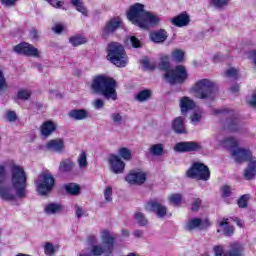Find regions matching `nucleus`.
<instances>
[{
  "label": "nucleus",
  "mask_w": 256,
  "mask_h": 256,
  "mask_svg": "<svg viewBox=\"0 0 256 256\" xmlns=\"http://www.w3.org/2000/svg\"><path fill=\"white\" fill-rule=\"evenodd\" d=\"M27 197V172L19 165L11 167L10 184L0 186V199L11 203Z\"/></svg>",
  "instance_id": "f257e3e1"
},
{
  "label": "nucleus",
  "mask_w": 256,
  "mask_h": 256,
  "mask_svg": "<svg viewBox=\"0 0 256 256\" xmlns=\"http://www.w3.org/2000/svg\"><path fill=\"white\" fill-rule=\"evenodd\" d=\"M127 19L140 29H149V27H155L159 25V16L153 12H147L145 5L141 3H135L127 12Z\"/></svg>",
  "instance_id": "f03ea898"
},
{
  "label": "nucleus",
  "mask_w": 256,
  "mask_h": 256,
  "mask_svg": "<svg viewBox=\"0 0 256 256\" xmlns=\"http://www.w3.org/2000/svg\"><path fill=\"white\" fill-rule=\"evenodd\" d=\"M91 90L97 95H102L105 99L117 101V82L109 76L99 75L94 77Z\"/></svg>",
  "instance_id": "7ed1b4c3"
},
{
  "label": "nucleus",
  "mask_w": 256,
  "mask_h": 256,
  "mask_svg": "<svg viewBox=\"0 0 256 256\" xmlns=\"http://www.w3.org/2000/svg\"><path fill=\"white\" fill-rule=\"evenodd\" d=\"M191 93L196 99L203 101H215L219 93V87L213 80L207 78L198 80L191 88Z\"/></svg>",
  "instance_id": "20e7f679"
},
{
  "label": "nucleus",
  "mask_w": 256,
  "mask_h": 256,
  "mask_svg": "<svg viewBox=\"0 0 256 256\" xmlns=\"http://www.w3.org/2000/svg\"><path fill=\"white\" fill-rule=\"evenodd\" d=\"M158 67L161 71H165L164 79H166L167 83H170V85L185 83V81H187V70L184 66L178 65L175 69H171L169 66V56L167 55L162 56Z\"/></svg>",
  "instance_id": "39448f33"
},
{
  "label": "nucleus",
  "mask_w": 256,
  "mask_h": 256,
  "mask_svg": "<svg viewBox=\"0 0 256 256\" xmlns=\"http://www.w3.org/2000/svg\"><path fill=\"white\" fill-rule=\"evenodd\" d=\"M108 61L112 62L116 67H127L129 63V58L125 52L123 45L119 42H112L108 44Z\"/></svg>",
  "instance_id": "423d86ee"
},
{
  "label": "nucleus",
  "mask_w": 256,
  "mask_h": 256,
  "mask_svg": "<svg viewBox=\"0 0 256 256\" xmlns=\"http://www.w3.org/2000/svg\"><path fill=\"white\" fill-rule=\"evenodd\" d=\"M35 185L39 195H49L55 188V177L49 172H42L35 180Z\"/></svg>",
  "instance_id": "0eeeda50"
},
{
  "label": "nucleus",
  "mask_w": 256,
  "mask_h": 256,
  "mask_svg": "<svg viewBox=\"0 0 256 256\" xmlns=\"http://www.w3.org/2000/svg\"><path fill=\"white\" fill-rule=\"evenodd\" d=\"M186 176L190 179H196V181H209L211 178V171H209V167L205 164L194 162L187 170Z\"/></svg>",
  "instance_id": "6e6552de"
},
{
  "label": "nucleus",
  "mask_w": 256,
  "mask_h": 256,
  "mask_svg": "<svg viewBox=\"0 0 256 256\" xmlns=\"http://www.w3.org/2000/svg\"><path fill=\"white\" fill-rule=\"evenodd\" d=\"M14 53H17L18 55H24V57H40L41 51L37 49L32 44H29L27 42H22L20 44H17L13 47Z\"/></svg>",
  "instance_id": "1a4fd4ad"
},
{
  "label": "nucleus",
  "mask_w": 256,
  "mask_h": 256,
  "mask_svg": "<svg viewBox=\"0 0 256 256\" xmlns=\"http://www.w3.org/2000/svg\"><path fill=\"white\" fill-rule=\"evenodd\" d=\"M213 251L215 256H243V245L237 242L230 244V250L227 252L222 245H216Z\"/></svg>",
  "instance_id": "9d476101"
},
{
  "label": "nucleus",
  "mask_w": 256,
  "mask_h": 256,
  "mask_svg": "<svg viewBox=\"0 0 256 256\" xmlns=\"http://www.w3.org/2000/svg\"><path fill=\"white\" fill-rule=\"evenodd\" d=\"M145 209L149 213H155L158 219H163L167 215V206L161 204L157 199L147 202Z\"/></svg>",
  "instance_id": "9b49d317"
},
{
  "label": "nucleus",
  "mask_w": 256,
  "mask_h": 256,
  "mask_svg": "<svg viewBox=\"0 0 256 256\" xmlns=\"http://www.w3.org/2000/svg\"><path fill=\"white\" fill-rule=\"evenodd\" d=\"M110 171L116 175H121L125 171V162L121 159V156L111 155L108 159Z\"/></svg>",
  "instance_id": "f8f14e48"
},
{
  "label": "nucleus",
  "mask_w": 256,
  "mask_h": 256,
  "mask_svg": "<svg viewBox=\"0 0 256 256\" xmlns=\"http://www.w3.org/2000/svg\"><path fill=\"white\" fill-rule=\"evenodd\" d=\"M174 151L178 153H189L191 151H201V144L199 142H179L174 146Z\"/></svg>",
  "instance_id": "ddd939ff"
},
{
  "label": "nucleus",
  "mask_w": 256,
  "mask_h": 256,
  "mask_svg": "<svg viewBox=\"0 0 256 256\" xmlns=\"http://www.w3.org/2000/svg\"><path fill=\"white\" fill-rule=\"evenodd\" d=\"M130 185H143L147 181V174L143 171L132 170L125 178Z\"/></svg>",
  "instance_id": "4468645a"
},
{
  "label": "nucleus",
  "mask_w": 256,
  "mask_h": 256,
  "mask_svg": "<svg viewBox=\"0 0 256 256\" xmlns=\"http://www.w3.org/2000/svg\"><path fill=\"white\" fill-rule=\"evenodd\" d=\"M231 155L236 163H244V161L250 162L254 159L251 151L242 148L233 149Z\"/></svg>",
  "instance_id": "2eb2a0df"
},
{
  "label": "nucleus",
  "mask_w": 256,
  "mask_h": 256,
  "mask_svg": "<svg viewBox=\"0 0 256 256\" xmlns=\"http://www.w3.org/2000/svg\"><path fill=\"white\" fill-rule=\"evenodd\" d=\"M211 224L209 223V220H201L199 218H192L188 220L186 223V230L187 231H195V229H206V227H209Z\"/></svg>",
  "instance_id": "dca6fc26"
},
{
  "label": "nucleus",
  "mask_w": 256,
  "mask_h": 256,
  "mask_svg": "<svg viewBox=\"0 0 256 256\" xmlns=\"http://www.w3.org/2000/svg\"><path fill=\"white\" fill-rule=\"evenodd\" d=\"M190 21L189 14L186 12H183L170 20L172 25H175V27H187Z\"/></svg>",
  "instance_id": "f3484780"
},
{
  "label": "nucleus",
  "mask_w": 256,
  "mask_h": 256,
  "mask_svg": "<svg viewBox=\"0 0 256 256\" xmlns=\"http://www.w3.org/2000/svg\"><path fill=\"white\" fill-rule=\"evenodd\" d=\"M196 106L195 101L193 99L184 96L180 99V109L182 115H187V112L193 110V108Z\"/></svg>",
  "instance_id": "a211bd4d"
},
{
  "label": "nucleus",
  "mask_w": 256,
  "mask_h": 256,
  "mask_svg": "<svg viewBox=\"0 0 256 256\" xmlns=\"http://www.w3.org/2000/svg\"><path fill=\"white\" fill-rule=\"evenodd\" d=\"M46 149H48V151H54V153H61V151L65 149V143L63 142V139L60 138L50 140L46 144Z\"/></svg>",
  "instance_id": "6ab92c4d"
},
{
  "label": "nucleus",
  "mask_w": 256,
  "mask_h": 256,
  "mask_svg": "<svg viewBox=\"0 0 256 256\" xmlns=\"http://www.w3.org/2000/svg\"><path fill=\"white\" fill-rule=\"evenodd\" d=\"M218 225L219 229L217 230V233H223L226 237H231V235L235 233V228H233V226H229V222L226 218L221 220Z\"/></svg>",
  "instance_id": "aec40b11"
},
{
  "label": "nucleus",
  "mask_w": 256,
  "mask_h": 256,
  "mask_svg": "<svg viewBox=\"0 0 256 256\" xmlns=\"http://www.w3.org/2000/svg\"><path fill=\"white\" fill-rule=\"evenodd\" d=\"M255 177H256V160L255 158H252V160L248 162V166L244 170V179H246L247 181H251L252 179H255Z\"/></svg>",
  "instance_id": "412c9836"
},
{
  "label": "nucleus",
  "mask_w": 256,
  "mask_h": 256,
  "mask_svg": "<svg viewBox=\"0 0 256 256\" xmlns=\"http://www.w3.org/2000/svg\"><path fill=\"white\" fill-rule=\"evenodd\" d=\"M168 34L165 29H160L150 32V39L153 43H165L167 41Z\"/></svg>",
  "instance_id": "4be33fe9"
},
{
  "label": "nucleus",
  "mask_w": 256,
  "mask_h": 256,
  "mask_svg": "<svg viewBox=\"0 0 256 256\" xmlns=\"http://www.w3.org/2000/svg\"><path fill=\"white\" fill-rule=\"evenodd\" d=\"M102 243L107 247L108 251H113L115 249V238L109 234V231L103 230L101 232Z\"/></svg>",
  "instance_id": "5701e85b"
},
{
  "label": "nucleus",
  "mask_w": 256,
  "mask_h": 256,
  "mask_svg": "<svg viewBox=\"0 0 256 256\" xmlns=\"http://www.w3.org/2000/svg\"><path fill=\"white\" fill-rule=\"evenodd\" d=\"M68 116L75 121H83L89 117V112L85 109H73L68 113Z\"/></svg>",
  "instance_id": "b1692460"
},
{
  "label": "nucleus",
  "mask_w": 256,
  "mask_h": 256,
  "mask_svg": "<svg viewBox=\"0 0 256 256\" xmlns=\"http://www.w3.org/2000/svg\"><path fill=\"white\" fill-rule=\"evenodd\" d=\"M121 25V21L117 19H112L108 23H106L104 29H103V35L104 37H107V35L114 33V31H117L119 29V26Z\"/></svg>",
  "instance_id": "393cba45"
},
{
  "label": "nucleus",
  "mask_w": 256,
  "mask_h": 256,
  "mask_svg": "<svg viewBox=\"0 0 256 256\" xmlns=\"http://www.w3.org/2000/svg\"><path fill=\"white\" fill-rule=\"evenodd\" d=\"M172 129L175 131V133L178 134L187 133V129L185 128V118L177 117L174 119L172 123Z\"/></svg>",
  "instance_id": "a878e982"
},
{
  "label": "nucleus",
  "mask_w": 256,
  "mask_h": 256,
  "mask_svg": "<svg viewBox=\"0 0 256 256\" xmlns=\"http://www.w3.org/2000/svg\"><path fill=\"white\" fill-rule=\"evenodd\" d=\"M55 129H57V125L53 121H46L41 126V135L49 137V135L55 133Z\"/></svg>",
  "instance_id": "bb28decb"
},
{
  "label": "nucleus",
  "mask_w": 256,
  "mask_h": 256,
  "mask_svg": "<svg viewBox=\"0 0 256 256\" xmlns=\"http://www.w3.org/2000/svg\"><path fill=\"white\" fill-rule=\"evenodd\" d=\"M91 253L94 256H101V255L109 256L113 253V250H108L106 245L104 246L93 245L91 248Z\"/></svg>",
  "instance_id": "cd10ccee"
},
{
  "label": "nucleus",
  "mask_w": 256,
  "mask_h": 256,
  "mask_svg": "<svg viewBox=\"0 0 256 256\" xmlns=\"http://www.w3.org/2000/svg\"><path fill=\"white\" fill-rule=\"evenodd\" d=\"M73 167H75V162L70 159L62 160L59 165V172L71 173V171H73Z\"/></svg>",
  "instance_id": "c85d7f7f"
},
{
  "label": "nucleus",
  "mask_w": 256,
  "mask_h": 256,
  "mask_svg": "<svg viewBox=\"0 0 256 256\" xmlns=\"http://www.w3.org/2000/svg\"><path fill=\"white\" fill-rule=\"evenodd\" d=\"M44 211L47 215H55L57 213H61V211H63V207L61 204L49 203L45 206Z\"/></svg>",
  "instance_id": "c756f323"
},
{
  "label": "nucleus",
  "mask_w": 256,
  "mask_h": 256,
  "mask_svg": "<svg viewBox=\"0 0 256 256\" xmlns=\"http://www.w3.org/2000/svg\"><path fill=\"white\" fill-rule=\"evenodd\" d=\"M220 145L226 149H237L239 142L233 137H228L220 141Z\"/></svg>",
  "instance_id": "7c9ffc66"
},
{
  "label": "nucleus",
  "mask_w": 256,
  "mask_h": 256,
  "mask_svg": "<svg viewBox=\"0 0 256 256\" xmlns=\"http://www.w3.org/2000/svg\"><path fill=\"white\" fill-rule=\"evenodd\" d=\"M151 95H153V92L149 89H144L138 92V94L135 96L136 101H139V103H143L145 101H148V99H151Z\"/></svg>",
  "instance_id": "2f4dec72"
},
{
  "label": "nucleus",
  "mask_w": 256,
  "mask_h": 256,
  "mask_svg": "<svg viewBox=\"0 0 256 256\" xmlns=\"http://www.w3.org/2000/svg\"><path fill=\"white\" fill-rule=\"evenodd\" d=\"M149 151L154 157H161L163 155V152L165 151V145L153 144L150 146Z\"/></svg>",
  "instance_id": "473e14b6"
},
{
  "label": "nucleus",
  "mask_w": 256,
  "mask_h": 256,
  "mask_svg": "<svg viewBox=\"0 0 256 256\" xmlns=\"http://www.w3.org/2000/svg\"><path fill=\"white\" fill-rule=\"evenodd\" d=\"M69 43H71L73 47H79V45H85V43H87V38L82 35L72 36L69 38Z\"/></svg>",
  "instance_id": "72a5a7b5"
},
{
  "label": "nucleus",
  "mask_w": 256,
  "mask_h": 256,
  "mask_svg": "<svg viewBox=\"0 0 256 256\" xmlns=\"http://www.w3.org/2000/svg\"><path fill=\"white\" fill-rule=\"evenodd\" d=\"M32 92L29 89H20L17 92V99L20 101H29L31 99Z\"/></svg>",
  "instance_id": "f704fd0d"
},
{
  "label": "nucleus",
  "mask_w": 256,
  "mask_h": 256,
  "mask_svg": "<svg viewBox=\"0 0 256 256\" xmlns=\"http://www.w3.org/2000/svg\"><path fill=\"white\" fill-rule=\"evenodd\" d=\"M64 188L69 193V195H79V191L81 190L79 185L75 183L66 184Z\"/></svg>",
  "instance_id": "c9c22d12"
},
{
  "label": "nucleus",
  "mask_w": 256,
  "mask_h": 256,
  "mask_svg": "<svg viewBox=\"0 0 256 256\" xmlns=\"http://www.w3.org/2000/svg\"><path fill=\"white\" fill-rule=\"evenodd\" d=\"M172 59L175 60L176 63H183V61H185V52L179 49L172 51Z\"/></svg>",
  "instance_id": "e433bc0d"
},
{
  "label": "nucleus",
  "mask_w": 256,
  "mask_h": 256,
  "mask_svg": "<svg viewBox=\"0 0 256 256\" xmlns=\"http://www.w3.org/2000/svg\"><path fill=\"white\" fill-rule=\"evenodd\" d=\"M168 199L170 205H173L174 207H179V205H181V202L183 201V196H181V194H172L169 196Z\"/></svg>",
  "instance_id": "4c0bfd02"
},
{
  "label": "nucleus",
  "mask_w": 256,
  "mask_h": 256,
  "mask_svg": "<svg viewBox=\"0 0 256 256\" xmlns=\"http://www.w3.org/2000/svg\"><path fill=\"white\" fill-rule=\"evenodd\" d=\"M119 156L124 159V161H131L132 159V154H131V150H129V148H120L119 151Z\"/></svg>",
  "instance_id": "58836bf2"
},
{
  "label": "nucleus",
  "mask_w": 256,
  "mask_h": 256,
  "mask_svg": "<svg viewBox=\"0 0 256 256\" xmlns=\"http://www.w3.org/2000/svg\"><path fill=\"white\" fill-rule=\"evenodd\" d=\"M134 217H135L138 225H140L141 227H145V225H147V223H149V221L145 217V214H143L141 212H136Z\"/></svg>",
  "instance_id": "ea45409f"
},
{
  "label": "nucleus",
  "mask_w": 256,
  "mask_h": 256,
  "mask_svg": "<svg viewBox=\"0 0 256 256\" xmlns=\"http://www.w3.org/2000/svg\"><path fill=\"white\" fill-rule=\"evenodd\" d=\"M78 165L80 169H87V165H89V163L87 162V153H80V155L78 156Z\"/></svg>",
  "instance_id": "a19ab883"
},
{
  "label": "nucleus",
  "mask_w": 256,
  "mask_h": 256,
  "mask_svg": "<svg viewBox=\"0 0 256 256\" xmlns=\"http://www.w3.org/2000/svg\"><path fill=\"white\" fill-rule=\"evenodd\" d=\"M72 5L76 7L79 13H82V15L87 16V8H85V5H83V2L81 0H72Z\"/></svg>",
  "instance_id": "79ce46f5"
},
{
  "label": "nucleus",
  "mask_w": 256,
  "mask_h": 256,
  "mask_svg": "<svg viewBox=\"0 0 256 256\" xmlns=\"http://www.w3.org/2000/svg\"><path fill=\"white\" fill-rule=\"evenodd\" d=\"M127 43H130V45H132L134 49H141V47H143V43L141 42V40H139V38L135 36H130L127 39Z\"/></svg>",
  "instance_id": "37998d69"
},
{
  "label": "nucleus",
  "mask_w": 256,
  "mask_h": 256,
  "mask_svg": "<svg viewBox=\"0 0 256 256\" xmlns=\"http://www.w3.org/2000/svg\"><path fill=\"white\" fill-rule=\"evenodd\" d=\"M231 0H210V3L216 7V9H221L223 7H227Z\"/></svg>",
  "instance_id": "c03bdc74"
},
{
  "label": "nucleus",
  "mask_w": 256,
  "mask_h": 256,
  "mask_svg": "<svg viewBox=\"0 0 256 256\" xmlns=\"http://www.w3.org/2000/svg\"><path fill=\"white\" fill-rule=\"evenodd\" d=\"M111 119L114 125H122L123 124V114L119 112H114L111 114Z\"/></svg>",
  "instance_id": "a18cd8bd"
},
{
  "label": "nucleus",
  "mask_w": 256,
  "mask_h": 256,
  "mask_svg": "<svg viewBox=\"0 0 256 256\" xmlns=\"http://www.w3.org/2000/svg\"><path fill=\"white\" fill-rule=\"evenodd\" d=\"M225 77L229 79H238L239 78V70L236 68H229L225 71Z\"/></svg>",
  "instance_id": "49530a36"
},
{
  "label": "nucleus",
  "mask_w": 256,
  "mask_h": 256,
  "mask_svg": "<svg viewBox=\"0 0 256 256\" xmlns=\"http://www.w3.org/2000/svg\"><path fill=\"white\" fill-rule=\"evenodd\" d=\"M202 117L203 113L201 112V110L194 112L190 117L192 125H197L199 121H201Z\"/></svg>",
  "instance_id": "de8ad7c7"
},
{
  "label": "nucleus",
  "mask_w": 256,
  "mask_h": 256,
  "mask_svg": "<svg viewBox=\"0 0 256 256\" xmlns=\"http://www.w3.org/2000/svg\"><path fill=\"white\" fill-rule=\"evenodd\" d=\"M6 121H8L9 123H15V121H17V113L13 110H7Z\"/></svg>",
  "instance_id": "09e8293b"
},
{
  "label": "nucleus",
  "mask_w": 256,
  "mask_h": 256,
  "mask_svg": "<svg viewBox=\"0 0 256 256\" xmlns=\"http://www.w3.org/2000/svg\"><path fill=\"white\" fill-rule=\"evenodd\" d=\"M230 131H239V120L233 119L227 122Z\"/></svg>",
  "instance_id": "8fccbe9b"
},
{
  "label": "nucleus",
  "mask_w": 256,
  "mask_h": 256,
  "mask_svg": "<svg viewBox=\"0 0 256 256\" xmlns=\"http://www.w3.org/2000/svg\"><path fill=\"white\" fill-rule=\"evenodd\" d=\"M104 197L108 202L113 201V188H111V186L106 187L104 190Z\"/></svg>",
  "instance_id": "3c124183"
},
{
  "label": "nucleus",
  "mask_w": 256,
  "mask_h": 256,
  "mask_svg": "<svg viewBox=\"0 0 256 256\" xmlns=\"http://www.w3.org/2000/svg\"><path fill=\"white\" fill-rule=\"evenodd\" d=\"M247 201H249V195L245 194L241 196L237 201L238 206L245 209V207H247Z\"/></svg>",
  "instance_id": "603ef678"
},
{
  "label": "nucleus",
  "mask_w": 256,
  "mask_h": 256,
  "mask_svg": "<svg viewBox=\"0 0 256 256\" xmlns=\"http://www.w3.org/2000/svg\"><path fill=\"white\" fill-rule=\"evenodd\" d=\"M92 105L96 109H103V107H105V101H103L101 98H98L92 102Z\"/></svg>",
  "instance_id": "864d4df0"
},
{
  "label": "nucleus",
  "mask_w": 256,
  "mask_h": 256,
  "mask_svg": "<svg viewBox=\"0 0 256 256\" xmlns=\"http://www.w3.org/2000/svg\"><path fill=\"white\" fill-rule=\"evenodd\" d=\"M44 251L46 255H53V253H55V247L53 246V244L48 242L44 247Z\"/></svg>",
  "instance_id": "5fc2aeb1"
},
{
  "label": "nucleus",
  "mask_w": 256,
  "mask_h": 256,
  "mask_svg": "<svg viewBox=\"0 0 256 256\" xmlns=\"http://www.w3.org/2000/svg\"><path fill=\"white\" fill-rule=\"evenodd\" d=\"M7 178V168L5 166L0 165V185L5 181Z\"/></svg>",
  "instance_id": "6e6d98bb"
},
{
  "label": "nucleus",
  "mask_w": 256,
  "mask_h": 256,
  "mask_svg": "<svg viewBox=\"0 0 256 256\" xmlns=\"http://www.w3.org/2000/svg\"><path fill=\"white\" fill-rule=\"evenodd\" d=\"M2 89H7V80L5 79L3 72L0 71V91Z\"/></svg>",
  "instance_id": "4d7b16f0"
},
{
  "label": "nucleus",
  "mask_w": 256,
  "mask_h": 256,
  "mask_svg": "<svg viewBox=\"0 0 256 256\" xmlns=\"http://www.w3.org/2000/svg\"><path fill=\"white\" fill-rule=\"evenodd\" d=\"M200 207H201V199H199V198L194 199L193 202H192L191 210L192 211H199Z\"/></svg>",
  "instance_id": "13d9d810"
},
{
  "label": "nucleus",
  "mask_w": 256,
  "mask_h": 256,
  "mask_svg": "<svg viewBox=\"0 0 256 256\" xmlns=\"http://www.w3.org/2000/svg\"><path fill=\"white\" fill-rule=\"evenodd\" d=\"M29 38L32 41H37L39 39V32L35 28H32L29 33Z\"/></svg>",
  "instance_id": "bf43d9fd"
},
{
  "label": "nucleus",
  "mask_w": 256,
  "mask_h": 256,
  "mask_svg": "<svg viewBox=\"0 0 256 256\" xmlns=\"http://www.w3.org/2000/svg\"><path fill=\"white\" fill-rule=\"evenodd\" d=\"M248 59L251 61V63L254 65V67H256V49L252 50L249 53Z\"/></svg>",
  "instance_id": "052dcab7"
},
{
  "label": "nucleus",
  "mask_w": 256,
  "mask_h": 256,
  "mask_svg": "<svg viewBox=\"0 0 256 256\" xmlns=\"http://www.w3.org/2000/svg\"><path fill=\"white\" fill-rule=\"evenodd\" d=\"M0 2L4 7H13L17 3V0H0Z\"/></svg>",
  "instance_id": "680f3d73"
},
{
  "label": "nucleus",
  "mask_w": 256,
  "mask_h": 256,
  "mask_svg": "<svg viewBox=\"0 0 256 256\" xmlns=\"http://www.w3.org/2000/svg\"><path fill=\"white\" fill-rule=\"evenodd\" d=\"M222 196L223 197H231V187L229 186H224L222 188Z\"/></svg>",
  "instance_id": "e2e57ef3"
},
{
  "label": "nucleus",
  "mask_w": 256,
  "mask_h": 256,
  "mask_svg": "<svg viewBox=\"0 0 256 256\" xmlns=\"http://www.w3.org/2000/svg\"><path fill=\"white\" fill-rule=\"evenodd\" d=\"M63 29L64 27L62 26V24H56L55 26L52 27V31H54V33H57L58 35L60 33H63Z\"/></svg>",
  "instance_id": "0e129e2a"
},
{
  "label": "nucleus",
  "mask_w": 256,
  "mask_h": 256,
  "mask_svg": "<svg viewBox=\"0 0 256 256\" xmlns=\"http://www.w3.org/2000/svg\"><path fill=\"white\" fill-rule=\"evenodd\" d=\"M75 213H76V217L81 218L83 217V208L79 205L75 206Z\"/></svg>",
  "instance_id": "69168bd1"
},
{
  "label": "nucleus",
  "mask_w": 256,
  "mask_h": 256,
  "mask_svg": "<svg viewBox=\"0 0 256 256\" xmlns=\"http://www.w3.org/2000/svg\"><path fill=\"white\" fill-rule=\"evenodd\" d=\"M133 235L136 239H141V237H143V230H135Z\"/></svg>",
  "instance_id": "338daca9"
},
{
  "label": "nucleus",
  "mask_w": 256,
  "mask_h": 256,
  "mask_svg": "<svg viewBox=\"0 0 256 256\" xmlns=\"http://www.w3.org/2000/svg\"><path fill=\"white\" fill-rule=\"evenodd\" d=\"M249 105L251 107H256V93L252 96V98L249 100Z\"/></svg>",
  "instance_id": "774afa93"
}]
</instances>
